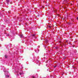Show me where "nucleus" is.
I'll return each mask as SVG.
<instances>
[{"mask_svg": "<svg viewBox=\"0 0 78 78\" xmlns=\"http://www.w3.org/2000/svg\"><path fill=\"white\" fill-rule=\"evenodd\" d=\"M77 20H78V17H77Z\"/></svg>", "mask_w": 78, "mask_h": 78, "instance_id": "obj_11", "label": "nucleus"}, {"mask_svg": "<svg viewBox=\"0 0 78 78\" xmlns=\"http://www.w3.org/2000/svg\"><path fill=\"white\" fill-rule=\"evenodd\" d=\"M9 0H6V3L7 4H8V3H9Z\"/></svg>", "mask_w": 78, "mask_h": 78, "instance_id": "obj_1", "label": "nucleus"}, {"mask_svg": "<svg viewBox=\"0 0 78 78\" xmlns=\"http://www.w3.org/2000/svg\"><path fill=\"white\" fill-rule=\"evenodd\" d=\"M32 78H34V76H32Z\"/></svg>", "mask_w": 78, "mask_h": 78, "instance_id": "obj_8", "label": "nucleus"}, {"mask_svg": "<svg viewBox=\"0 0 78 78\" xmlns=\"http://www.w3.org/2000/svg\"><path fill=\"white\" fill-rule=\"evenodd\" d=\"M56 66V65H55V66H54V68H56V66Z\"/></svg>", "mask_w": 78, "mask_h": 78, "instance_id": "obj_6", "label": "nucleus"}, {"mask_svg": "<svg viewBox=\"0 0 78 78\" xmlns=\"http://www.w3.org/2000/svg\"><path fill=\"white\" fill-rule=\"evenodd\" d=\"M20 37H23V35H20Z\"/></svg>", "mask_w": 78, "mask_h": 78, "instance_id": "obj_2", "label": "nucleus"}, {"mask_svg": "<svg viewBox=\"0 0 78 78\" xmlns=\"http://www.w3.org/2000/svg\"><path fill=\"white\" fill-rule=\"evenodd\" d=\"M49 28H51V26H49Z\"/></svg>", "mask_w": 78, "mask_h": 78, "instance_id": "obj_9", "label": "nucleus"}, {"mask_svg": "<svg viewBox=\"0 0 78 78\" xmlns=\"http://www.w3.org/2000/svg\"><path fill=\"white\" fill-rule=\"evenodd\" d=\"M4 72H6V71H5V70H4Z\"/></svg>", "mask_w": 78, "mask_h": 78, "instance_id": "obj_10", "label": "nucleus"}, {"mask_svg": "<svg viewBox=\"0 0 78 78\" xmlns=\"http://www.w3.org/2000/svg\"><path fill=\"white\" fill-rule=\"evenodd\" d=\"M35 34H34L32 35V36H33V37H34V36H35Z\"/></svg>", "mask_w": 78, "mask_h": 78, "instance_id": "obj_7", "label": "nucleus"}, {"mask_svg": "<svg viewBox=\"0 0 78 78\" xmlns=\"http://www.w3.org/2000/svg\"><path fill=\"white\" fill-rule=\"evenodd\" d=\"M5 76H6L7 77H8V78H9V76L8 75H7Z\"/></svg>", "mask_w": 78, "mask_h": 78, "instance_id": "obj_4", "label": "nucleus"}, {"mask_svg": "<svg viewBox=\"0 0 78 78\" xmlns=\"http://www.w3.org/2000/svg\"><path fill=\"white\" fill-rule=\"evenodd\" d=\"M5 58H7V56L6 55H5Z\"/></svg>", "mask_w": 78, "mask_h": 78, "instance_id": "obj_3", "label": "nucleus"}, {"mask_svg": "<svg viewBox=\"0 0 78 78\" xmlns=\"http://www.w3.org/2000/svg\"><path fill=\"white\" fill-rule=\"evenodd\" d=\"M8 36H9V34H8Z\"/></svg>", "mask_w": 78, "mask_h": 78, "instance_id": "obj_12", "label": "nucleus"}, {"mask_svg": "<svg viewBox=\"0 0 78 78\" xmlns=\"http://www.w3.org/2000/svg\"><path fill=\"white\" fill-rule=\"evenodd\" d=\"M20 75H22V73H21V72H20Z\"/></svg>", "mask_w": 78, "mask_h": 78, "instance_id": "obj_5", "label": "nucleus"}]
</instances>
